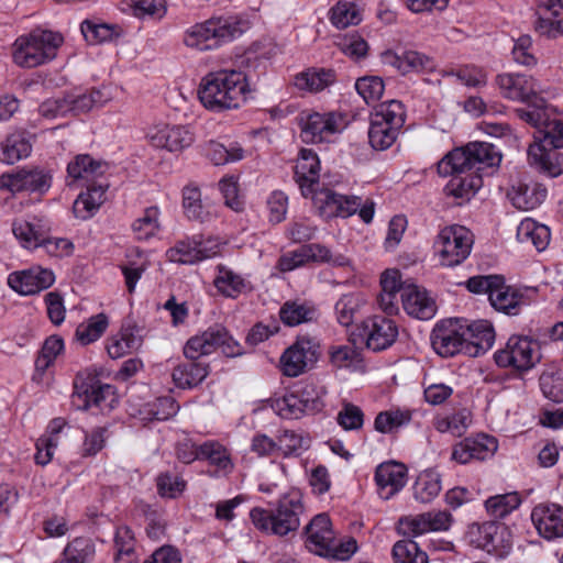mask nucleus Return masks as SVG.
Returning a JSON list of instances; mask_svg holds the SVG:
<instances>
[{"mask_svg":"<svg viewBox=\"0 0 563 563\" xmlns=\"http://www.w3.org/2000/svg\"><path fill=\"white\" fill-rule=\"evenodd\" d=\"M496 84L504 98L527 104L525 110L545 108L547 100L541 96L542 89L537 79L525 74H500Z\"/></svg>","mask_w":563,"mask_h":563,"instance_id":"11","label":"nucleus"},{"mask_svg":"<svg viewBox=\"0 0 563 563\" xmlns=\"http://www.w3.org/2000/svg\"><path fill=\"white\" fill-rule=\"evenodd\" d=\"M213 285L221 295L228 298H236L253 288L247 277L221 264L217 266Z\"/></svg>","mask_w":563,"mask_h":563,"instance_id":"36","label":"nucleus"},{"mask_svg":"<svg viewBox=\"0 0 563 563\" xmlns=\"http://www.w3.org/2000/svg\"><path fill=\"white\" fill-rule=\"evenodd\" d=\"M108 318L103 313L91 317L87 323H81L76 329L77 340L84 344L97 341L108 328Z\"/></svg>","mask_w":563,"mask_h":563,"instance_id":"57","label":"nucleus"},{"mask_svg":"<svg viewBox=\"0 0 563 563\" xmlns=\"http://www.w3.org/2000/svg\"><path fill=\"white\" fill-rule=\"evenodd\" d=\"M142 345V338L136 334L134 328L122 327L121 330L107 340V352L113 360L136 351Z\"/></svg>","mask_w":563,"mask_h":563,"instance_id":"42","label":"nucleus"},{"mask_svg":"<svg viewBox=\"0 0 563 563\" xmlns=\"http://www.w3.org/2000/svg\"><path fill=\"white\" fill-rule=\"evenodd\" d=\"M276 442L278 453H280L284 457L299 455L302 450L309 446L307 439L291 430L282 431L277 437Z\"/></svg>","mask_w":563,"mask_h":563,"instance_id":"61","label":"nucleus"},{"mask_svg":"<svg viewBox=\"0 0 563 563\" xmlns=\"http://www.w3.org/2000/svg\"><path fill=\"white\" fill-rule=\"evenodd\" d=\"M158 218L159 210L157 207H150L145 209L144 213L132 224L135 238L141 241H147L155 236L159 231Z\"/></svg>","mask_w":563,"mask_h":563,"instance_id":"55","label":"nucleus"},{"mask_svg":"<svg viewBox=\"0 0 563 563\" xmlns=\"http://www.w3.org/2000/svg\"><path fill=\"white\" fill-rule=\"evenodd\" d=\"M310 195L319 216L323 219L349 218L355 214L361 206L360 197L344 196L328 188L320 190L313 188Z\"/></svg>","mask_w":563,"mask_h":563,"instance_id":"15","label":"nucleus"},{"mask_svg":"<svg viewBox=\"0 0 563 563\" xmlns=\"http://www.w3.org/2000/svg\"><path fill=\"white\" fill-rule=\"evenodd\" d=\"M107 170V164L92 158L88 154H79L67 165L68 185L82 186L93 183Z\"/></svg>","mask_w":563,"mask_h":563,"instance_id":"30","label":"nucleus"},{"mask_svg":"<svg viewBox=\"0 0 563 563\" xmlns=\"http://www.w3.org/2000/svg\"><path fill=\"white\" fill-rule=\"evenodd\" d=\"M218 350L229 357H234L241 354L240 344L228 333V331L220 325H214L191 336L184 346V354L187 358L196 361L199 357L212 354Z\"/></svg>","mask_w":563,"mask_h":563,"instance_id":"10","label":"nucleus"},{"mask_svg":"<svg viewBox=\"0 0 563 563\" xmlns=\"http://www.w3.org/2000/svg\"><path fill=\"white\" fill-rule=\"evenodd\" d=\"M361 335L369 350L379 352L395 343L398 336V327L391 319L373 316L362 322Z\"/></svg>","mask_w":563,"mask_h":563,"instance_id":"20","label":"nucleus"},{"mask_svg":"<svg viewBox=\"0 0 563 563\" xmlns=\"http://www.w3.org/2000/svg\"><path fill=\"white\" fill-rule=\"evenodd\" d=\"M319 172L320 161L317 153L310 148H302L296 162L295 177L305 197L312 194L314 186L318 185Z\"/></svg>","mask_w":563,"mask_h":563,"instance_id":"32","label":"nucleus"},{"mask_svg":"<svg viewBox=\"0 0 563 563\" xmlns=\"http://www.w3.org/2000/svg\"><path fill=\"white\" fill-rule=\"evenodd\" d=\"M399 130L371 118L368 141L376 151L389 148L397 140Z\"/></svg>","mask_w":563,"mask_h":563,"instance_id":"54","label":"nucleus"},{"mask_svg":"<svg viewBox=\"0 0 563 563\" xmlns=\"http://www.w3.org/2000/svg\"><path fill=\"white\" fill-rule=\"evenodd\" d=\"M147 140L156 148L180 152L194 143L195 135L186 125L158 124L150 129Z\"/></svg>","mask_w":563,"mask_h":563,"instance_id":"22","label":"nucleus"},{"mask_svg":"<svg viewBox=\"0 0 563 563\" xmlns=\"http://www.w3.org/2000/svg\"><path fill=\"white\" fill-rule=\"evenodd\" d=\"M517 240L522 244H531L538 252H542L550 243L551 232L545 224L526 218L517 228Z\"/></svg>","mask_w":563,"mask_h":563,"instance_id":"40","label":"nucleus"},{"mask_svg":"<svg viewBox=\"0 0 563 563\" xmlns=\"http://www.w3.org/2000/svg\"><path fill=\"white\" fill-rule=\"evenodd\" d=\"M302 512L301 496L291 492L283 495L273 508H252L250 519L262 533L283 538L299 529Z\"/></svg>","mask_w":563,"mask_h":563,"instance_id":"3","label":"nucleus"},{"mask_svg":"<svg viewBox=\"0 0 563 563\" xmlns=\"http://www.w3.org/2000/svg\"><path fill=\"white\" fill-rule=\"evenodd\" d=\"M464 324L455 320L438 322L431 334V344L437 354L452 357L459 353L466 354Z\"/></svg>","mask_w":563,"mask_h":563,"instance_id":"16","label":"nucleus"},{"mask_svg":"<svg viewBox=\"0 0 563 563\" xmlns=\"http://www.w3.org/2000/svg\"><path fill=\"white\" fill-rule=\"evenodd\" d=\"M108 187L109 185L107 183L88 185L87 191L81 192L74 201V216L80 220L92 218L100 206L106 201Z\"/></svg>","mask_w":563,"mask_h":563,"instance_id":"37","label":"nucleus"},{"mask_svg":"<svg viewBox=\"0 0 563 563\" xmlns=\"http://www.w3.org/2000/svg\"><path fill=\"white\" fill-rule=\"evenodd\" d=\"M303 536L305 547L309 552L327 556L335 538L329 516L325 514L314 516L305 527Z\"/></svg>","mask_w":563,"mask_h":563,"instance_id":"24","label":"nucleus"},{"mask_svg":"<svg viewBox=\"0 0 563 563\" xmlns=\"http://www.w3.org/2000/svg\"><path fill=\"white\" fill-rule=\"evenodd\" d=\"M331 23L338 29H345L356 25L362 21L357 5L353 2H338L331 9Z\"/></svg>","mask_w":563,"mask_h":563,"instance_id":"56","label":"nucleus"},{"mask_svg":"<svg viewBox=\"0 0 563 563\" xmlns=\"http://www.w3.org/2000/svg\"><path fill=\"white\" fill-rule=\"evenodd\" d=\"M500 162L501 154L495 145L487 142H471L449 152L440 161V168L449 173L452 168L463 167L478 173L483 178L493 174Z\"/></svg>","mask_w":563,"mask_h":563,"instance_id":"4","label":"nucleus"},{"mask_svg":"<svg viewBox=\"0 0 563 563\" xmlns=\"http://www.w3.org/2000/svg\"><path fill=\"white\" fill-rule=\"evenodd\" d=\"M242 32L241 22L234 16L211 18L189 26L184 32L183 41L187 47L212 51Z\"/></svg>","mask_w":563,"mask_h":563,"instance_id":"5","label":"nucleus"},{"mask_svg":"<svg viewBox=\"0 0 563 563\" xmlns=\"http://www.w3.org/2000/svg\"><path fill=\"white\" fill-rule=\"evenodd\" d=\"M534 294V288L509 286L505 284V279L501 277L490 292L489 302L496 311L508 316H517L522 307L531 302Z\"/></svg>","mask_w":563,"mask_h":563,"instance_id":"18","label":"nucleus"},{"mask_svg":"<svg viewBox=\"0 0 563 563\" xmlns=\"http://www.w3.org/2000/svg\"><path fill=\"white\" fill-rule=\"evenodd\" d=\"M499 367H512L518 372H528L541 360L538 341L523 335H511L505 347L494 355Z\"/></svg>","mask_w":563,"mask_h":563,"instance_id":"12","label":"nucleus"},{"mask_svg":"<svg viewBox=\"0 0 563 563\" xmlns=\"http://www.w3.org/2000/svg\"><path fill=\"white\" fill-rule=\"evenodd\" d=\"M52 231L51 220L43 214H29L13 221L12 232L21 246L27 250L41 247Z\"/></svg>","mask_w":563,"mask_h":563,"instance_id":"19","label":"nucleus"},{"mask_svg":"<svg viewBox=\"0 0 563 563\" xmlns=\"http://www.w3.org/2000/svg\"><path fill=\"white\" fill-rule=\"evenodd\" d=\"M32 143L25 132H14L0 143V162L4 164H14L30 156Z\"/></svg>","mask_w":563,"mask_h":563,"instance_id":"39","label":"nucleus"},{"mask_svg":"<svg viewBox=\"0 0 563 563\" xmlns=\"http://www.w3.org/2000/svg\"><path fill=\"white\" fill-rule=\"evenodd\" d=\"M205 151L208 158L218 166L239 162L244 157V150L238 143L224 146L219 142L210 141Z\"/></svg>","mask_w":563,"mask_h":563,"instance_id":"52","label":"nucleus"},{"mask_svg":"<svg viewBox=\"0 0 563 563\" xmlns=\"http://www.w3.org/2000/svg\"><path fill=\"white\" fill-rule=\"evenodd\" d=\"M383 62L393 66L402 75L432 73L437 68V62L432 56L415 49H405L401 53L387 51L383 54Z\"/></svg>","mask_w":563,"mask_h":563,"instance_id":"26","label":"nucleus"},{"mask_svg":"<svg viewBox=\"0 0 563 563\" xmlns=\"http://www.w3.org/2000/svg\"><path fill=\"white\" fill-rule=\"evenodd\" d=\"M250 86L246 75L234 69H219L205 75L198 87L201 104L210 111L239 109L247 99Z\"/></svg>","mask_w":563,"mask_h":563,"instance_id":"2","label":"nucleus"},{"mask_svg":"<svg viewBox=\"0 0 563 563\" xmlns=\"http://www.w3.org/2000/svg\"><path fill=\"white\" fill-rule=\"evenodd\" d=\"M136 540L126 526L118 527L114 534V563H137Z\"/></svg>","mask_w":563,"mask_h":563,"instance_id":"46","label":"nucleus"},{"mask_svg":"<svg viewBox=\"0 0 563 563\" xmlns=\"http://www.w3.org/2000/svg\"><path fill=\"white\" fill-rule=\"evenodd\" d=\"M183 209L189 220L199 222L207 221L210 218V207L201 198L199 187L189 184L183 189Z\"/></svg>","mask_w":563,"mask_h":563,"instance_id":"45","label":"nucleus"},{"mask_svg":"<svg viewBox=\"0 0 563 563\" xmlns=\"http://www.w3.org/2000/svg\"><path fill=\"white\" fill-rule=\"evenodd\" d=\"M366 303L364 295L350 292L343 295L335 303L336 319L340 324L349 327L356 318V314Z\"/></svg>","mask_w":563,"mask_h":563,"instance_id":"49","label":"nucleus"},{"mask_svg":"<svg viewBox=\"0 0 563 563\" xmlns=\"http://www.w3.org/2000/svg\"><path fill=\"white\" fill-rule=\"evenodd\" d=\"M438 173L442 177L451 176V179L444 187L448 196L460 200L459 203L468 201L483 186V178L476 172H471L463 167L452 168V172L444 173L438 163Z\"/></svg>","mask_w":563,"mask_h":563,"instance_id":"23","label":"nucleus"},{"mask_svg":"<svg viewBox=\"0 0 563 563\" xmlns=\"http://www.w3.org/2000/svg\"><path fill=\"white\" fill-rule=\"evenodd\" d=\"M314 308L307 302L287 301L279 311L282 321L289 327L311 321L314 317Z\"/></svg>","mask_w":563,"mask_h":563,"instance_id":"53","label":"nucleus"},{"mask_svg":"<svg viewBox=\"0 0 563 563\" xmlns=\"http://www.w3.org/2000/svg\"><path fill=\"white\" fill-rule=\"evenodd\" d=\"M497 450L498 441L496 438L479 433L456 443L452 449L451 457L459 464H467L490 459Z\"/></svg>","mask_w":563,"mask_h":563,"instance_id":"21","label":"nucleus"},{"mask_svg":"<svg viewBox=\"0 0 563 563\" xmlns=\"http://www.w3.org/2000/svg\"><path fill=\"white\" fill-rule=\"evenodd\" d=\"M201 461H206L217 477L228 476L234 470L231 450L219 440L210 439L201 443Z\"/></svg>","mask_w":563,"mask_h":563,"instance_id":"31","label":"nucleus"},{"mask_svg":"<svg viewBox=\"0 0 563 563\" xmlns=\"http://www.w3.org/2000/svg\"><path fill=\"white\" fill-rule=\"evenodd\" d=\"M209 374V365L202 362H185L174 367L172 378L176 387L191 389L203 382Z\"/></svg>","mask_w":563,"mask_h":563,"instance_id":"38","label":"nucleus"},{"mask_svg":"<svg viewBox=\"0 0 563 563\" xmlns=\"http://www.w3.org/2000/svg\"><path fill=\"white\" fill-rule=\"evenodd\" d=\"M472 424V412L467 408H460L451 412L438 415L433 419V427L438 432L462 437Z\"/></svg>","mask_w":563,"mask_h":563,"instance_id":"41","label":"nucleus"},{"mask_svg":"<svg viewBox=\"0 0 563 563\" xmlns=\"http://www.w3.org/2000/svg\"><path fill=\"white\" fill-rule=\"evenodd\" d=\"M407 478L406 465L396 461L380 463L374 475L377 493L385 500L398 494L405 487Z\"/></svg>","mask_w":563,"mask_h":563,"instance_id":"25","label":"nucleus"},{"mask_svg":"<svg viewBox=\"0 0 563 563\" xmlns=\"http://www.w3.org/2000/svg\"><path fill=\"white\" fill-rule=\"evenodd\" d=\"M393 556L397 563H428V555L412 540H401L393 547Z\"/></svg>","mask_w":563,"mask_h":563,"instance_id":"59","label":"nucleus"},{"mask_svg":"<svg viewBox=\"0 0 563 563\" xmlns=\"http://www.w3.org/2000/svg\"><path fill=\"white\" fill-rule=\"evenodd\" d=\"M522 500L517 492L495 495L485 501L487 514L494 519H503L516 510Z\"/></svg>","mask_w":563,"mask_h":563,"instance_id":"50","label":"nucleus"},{"mask_svg":"<svg viewBox=\"0 0 563 563\" xmlns=\"http://www.w3.org/2000/svg\"><path fill=\"white\" fill-rule=\"evenodd\" d=\"M114 388L109 384H101L97 376L88 369L79 372L74 379L71 404L78 410H88L96 407L106 412L117 404Z\"/></svg>","mask_w":563,"mask_h":563,"instance_id":"8","label":"nucleus"},{"mask_svg":"<svg viewBox=\"0 0 563 563\" xmlns=\"http://www.w3.org/2000/svg\"><path fill=\"white\" fill-rule=\"evenodd\" d=\"M80 31L89 44H101L118 38L122 30L117 24L104 23L99 20H85Z\"/></svg>","mask_w":563,"mask_h":563,"instance_id":"44","label":"nucleus"},{"mask_svg":"<svg viewBox=\"0 0 563 563\" xmlns=\"http://www.w3.org/2000/svg\"><path fill=\"white\" fill-rule=\"evenodd\" d=\"M412 415L413 410L400 407L380 411L374 420V429L384 434L394 433L408 426L412 420Z\"/></svg>","mask_w":563,"mask_h":563,"instance_id":"43","label":"nucleus"},{"mask_svg":"<svg viewBox=\"0 0 563 563\" xmlns=\"http://www.w3.org/2000/svg\"><path fill=\"white\" fill-rule=\"evenodd\" d=\"M166 257L168 258V261L173 263L185 265H191L200 262V255H198L197 244H195V238L177 242L175 246L166 251Z\"/></svg>","mask_w":563,"mask_h":563,"instance_id":"60","label":"nucleus"},{"mask_svg":"<svg viewBox=\"0 0 563 563\" xmlns=\"http://www.w3.org/2000/svg\"><path fill=\"white\" fill-rule=\"evenodd\" d=\"M540 388L545 398L554 402H563V372L545 371L540 376Z\"/></svg>","mask_w":563,"mask_h":563,"instance_id":"62","label":"nucleus"},{"mask_svg":"<svg viewBox=\"0 0 563 563\" xmlns=\"http://www.w3.org/2000/svg\"><path fill=\"white\" fill-rule=\"evenodd\" d=\"M325 389L307 383L294 391L272 399L271 407L283 419H300L305 415L320 412L324 407Z\"/></svg>","mask_w":563,"mask_h":563,"instance_id":"7","label":"nucleus"},{"mask_svg":"<svg viewBox=\"0 0 563 563\" xmlns=\"http://www.w3.org/2000/svg\"><path fill=\"white\" fill-rule=\"evenodd\" d=\"M371 118L400 131L406 120L405 107L398 100L382 102L375 108Z\"/></svg>","mask_w":563,"mask_h":563,"instance_id":"51","label":"nucleus"},{"mask_svg":"<svg viewBox=\"0 0 563 563\" xmlns=\"http://www.w3.org/2000/svg\"><path fill=\"white\" fill-rule=\"evenodd\" d=\"M64 37L58 32L35 30L14 42L13 60L24 68H33L53 60Z\"/></svg>","mask_w":563,"mask_h":563,"instance_id":"6","label":"nucleus"},{"mask_svg":"<svg viewBox=\"0 0 563 563\" xmlns=\"http://www.w3.org/2000/svg\"><path fill=\"white\" fill-rule=\"evenodd\" d=\"M473 244V233L463 225L453 224L440 230L433 250L441 266L454 267L470 256Z\"/></svg>","mask_w":563,"mask_h":563,"instance_id":"9","label":"nucleus"},{"mask_svg":"<svg viewBox=\"0 0 563 563\" xmlns=\"http://www.w3.org/2000/svg\"><path fill=\"white\" fill-rule=\"evenodd\" d=\"M534 30L542 36L563 35V0H537Z\"/></svg>","mask_w":563,"mask_h":563,"instance_id":"27","label":"nucleus"},{"mask_svg":"<svg viewBox=\"0 0 563 563\" xmlns=\"http://www.w3.org/2000/svg\"><path fill=\"white\" fill-rule=\"evenodd\" d=\"M319 343L309 336H299L280 356V371L287 377H297L311 367L319 357Z\"/></svg>","mask_w":563,"mask_h":563,"instance_id":"14","label":"nucleus"},{"mask_svg":"<svg viewBox=\"0 0 563 563\" xmlns=\"http://www.w3.org/2000/svg\"><path fill=\"white\" fill-rule=\"evenodd\" d=\"M305 143H322L344 129V118L335 112H302L298 119Z\"/></svg>","mask_w":563,"mask_h":563,"instance_id":"13","label":"nucleus"},{"mask_svg":"<svg viewBox=\"0 0 563 563\" xmlns=\"http://www.w3.org/2000/svg\"><path fill=\"white\" fill-rule=\"evenodd\" d=\"M404 310L419 320H430L437 313L435 300L422 287L407 285L400 295Z\"/></svg>","mask_w":563,"mask_h":563,"instance_id":"29","label":"nucleus"},{"mask_svg":"<svg viewBox=\"0 0 563 563\" xmlns=\"http://www.w3.org/2000/svg\"><path fill=\"white\" fill-rule=\"evenodd\" d=\"M335 71L329 68L310 67L292 77V85L300 91L317 93L335 82Z\"/></svg>","mask_w":563,"mask_h":563,"instance_id":"35","label":"nucleus"},{"mask_svg":"<svg viewBox=\"0 0 563 563\" xmlns=\"http://www.w3.org/2000/svg\"><path fill=\"white\" fill-rule=\"evenodd\" d=\"M106 98L101 90L90 89L85 92H69L65 95L68 114L78 115L90 111L95 106L102 104Z\"/></svg>","mask_w":563,"mask_h":563,"instance_id":"47","label":"nucleus"},{"mask_svg":"<svg viewBox=\"0 0 563 563\" xmlns=\"http://www.w3.org/2000/svg\"><path fill=\"white\" fill-rule=\"evenodd\" d=\"M64 350V341L57 335L47 338L35 360V371L43 374Z\"/></svg>","mask_w":563,"mask_h":563,"instance_id":"58","label":"nucleus"},{"mask_svg":"<svg viewBox=\"0 0 563 563\" xmlns=\"http://www.w3.org/2000/svg\"><path fill=\"white\" fill-rule=\"evenodd\" d=\"M441 476L438 472L428 470L419 474L413 484L416 500L427 504L432 501L441 492Z\"/></svg>","mask_w":563,"mask_h":563,"instance_id":"48","label":"nucleus"},{"mask_svg":"<svg viewBox=\"0 0 563 563\" xmlns=\"http://www.w3.org/2000/svg\"><path fill=\"white\" fill-rule=\"evenodd\" d=\"M531 521L547 540L563 537V507L558 504L537 505L531 511Z\"/></svg>","mask_w":563,"mask_h":563,"instance_id":"28","label":"nucleus"},{"mask_svg":"<svg viewBox=\"0 0 563 563\" xmlns=\"http://www.w3.org/2000/svg\"><path fill=\"white\" fill-rule=\"evenodd\" d=\"M95 554V545L88 538H76L67 544L63 555L73 563H87Z\"/></svg>","mask_w":563,"mask_h":563,"instance_id":"64","label":"nucleus"},{"mask_svg":"<svg viewBox=\"0 0 563 563\" xmlns=\"http://www.w3.org/2000/svg\"><path fill=\"white\" fill-rule=\"evenodd\" d=\"M55 274L49 268L34 265L8 275L9 287L19 295L32 296L48 289L55 283Z\"/></svg>","mask_w":563,"mask_h":563,"instance_id":"17","label":"nucleus"},{"mask_svg":"<svg viewBox=\"0 0 563 563\" xmlns=\"http://www.w3.org/2000/svg\"><path fill=\"white\" fill-rule=\"evenodd\" d=\"M548 190L540 184L518 181L508 190L507 197L518 210L528 211L539 207L547 198Z\"/></svg>","mask_w":563,"mask_h":563,"instance_id":"34","label":"nucleus"},{"mask_svg":"<svg viewBox=\"0 0 563 563\" xmlns=\"http://www.w3.org/2000/svg\"><path fill=\"white\" fill-rule=\"evenodd\" d=\"M355 89L363 100L369 104L380 99L385 85L380 77L365 76L356 80Z\"/></svg>","mask_w":563,"mask_h":563,"instance_id":"63","label":"nucleus"},{"mask_svg":"<svg viewBox=\"0 0 563 563\" xmlns=\"http://www.w3.org/2000/svg\"><path fill=\"white\" fill-rule=\"evenodd\" d=\"M516 115L536 128L534 142L528 148V159L541 173L558 177L563 173V154L558 152L563 147V122L545 108L525 110L518 108Z\"/></svg>","mask_w":563,"mask_h":563,"instance_id":"1","label":"nucleus"},{"mask_svg":"<svg viewBox=\"0 0 563 563\" xmlns=\"http://www.w3.org/2000/svg\"><path fill=\"white\" fill-rule=\"evenodd\" d=\"M466 336V354L477 356L489 350L495 342V331L487 320H476L464 325Z\"/></svg>","mask_w":563,"mask_h":563,"instance_id":"33","label":"nucleus"}]
</instances>
